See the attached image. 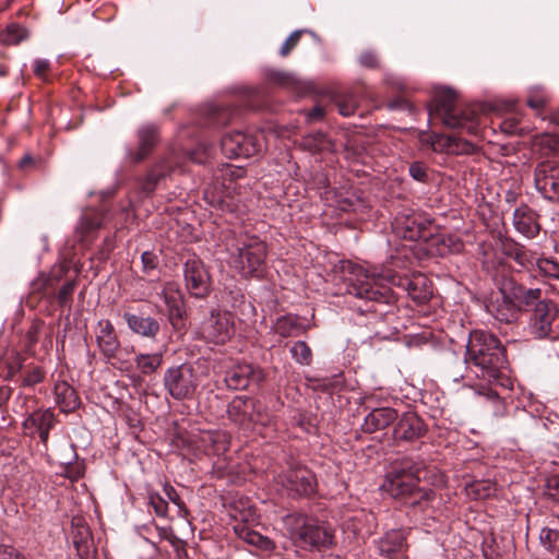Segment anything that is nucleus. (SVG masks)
<instances>
[{"label":"nucleus","mask_w":559,"mask_h":559,"mask_svg":"<svg viewBox=\"0 0 559 559\" xmlns=\"http://www.w3.org/2000/svg\"><path fill=\"white\" fill-rule=\"evenodd\" d=\"M243 523H237L234 526L235 534L249 545H252L261 551L271 552L275 548V544L269 537L261 535L260 533L251 530L247 522L248 518L241 519Z\"/></svg>","instance_id":"23"},{"label":"nucleus","mask_w":559,"mask_h":559,"mask_svg":"<svg viewBox=\"0 0 559 559\" xmlns=\"http://www.w3.org/2000/svg\"><path fill=\"white\" fill-rule=\"evenodd\" d=\"M252 427L260 425L264 428H274V416L267 412V407L260 401L254 400V409H252Z\"/></svg>","instance_id":"36"},{"label":"nucleus","mask_w":559,"mask_h":559,"mask_svg":"<svg viewBox=\"0 0 559 559\" xmlns=\"http://www.w3.org/2000/svg\"><path fill=\"white\" fill-rule=\"evenodd\" d=\"M55 394L57 404L62 412L74 411L80 402L74 389L66 381L57 382L55 384Z\"/></svg>","instance_id":"29"},{"label":"nucleus","mask_w":559,"mask_h":559,"mask_svg":"<svg viewBox=\"0 0 559 559\" xmlns=\"http://www.w3.org/2000/svg\"><path fill=\"white\" fill-rule=\"evenodd\" d=\"M29 32L19 23H10L0 32V44L12 46L27 39Z\"/></svg>","instance_id":"33"},{"label":"nucleus","mask_w":559,"mask_h":559,"mask_svg":"<svg viewBox=\"0 0 559 559\" xmlns=\"http://www.w3.org/2000/svg\"><path fill=\"white\" fill-rule=\"evenodd\" d=\"M252 409H254V400L236 396L228 404V418L241 428H252Z\"/></svg>","instance_id":"19"},{"label":"nucleus","mask_w":559,"mask_h":559,"mask_svg":"<svg viewBox=\"0 0 559 559\" xmlns=\"http://www.w3.org/2000/svg\"><path fill=\"white\" fill-rule=\"evenodd\" d=\"M477 393L479 396H483L492 404L495 415H500L503 413V401L500 399L496 391H493L491 388L481 386Z\"/></svg>","instance_id":"41"},{"label":"nucleus","mask_w":559,"mask_h":559,"mask_svg":"<svg viewBox=\"0 0 559 559\" xmlns=\"http://www.w3.org/2000/svg\"><path fill=\"white\" fill-rule=\"evenodd\" d=\"M309 329L310 325L300 322V318L295 314L282 316L273 325L274 332L282 337L297 336L300 333H306Z\"/></svg>","instance_id":"25"},{"label":"nucleus","mask_w":559,"mask_h":559,"mask_svg":"<svg viewBox=\"0 0 559 559\" xmlns=\"http://www.w3.org/2000/svg\"><path fill=\"white\" fill-rule=\"evenodd\" d=\"M301 31H295L293 32L289 37L283 43L280 55L282 57H286L289 55V52L297 46V44L300 40L301 37Z\"/></svg>","instance_id":"47"},{"label":"nucleus","mask_w":559,"mask_h":559,"mask_svg":"<svg viewBox=\"0 0 559 559\" xmlns=\"http://www.w3.org/2000/svg\"><path fill=\"white\" fill-rule=\"evenodd\" d=\"M66 474L69 478L75 480V479H79L83 475V468H82L81 464H79V463L72 464V463L68 462L67 466H66Z\"/></svg>","instance_id":"55"},{"label":"nucleus","mask_w":559,"mask_h":559,"mask_svg":"<svg viewBox=\"0 0 559 559\" xmlns=\"http://www.w3.org/2000/svg\"><path fill=\"white\" fill-rule=\"evenodd\" d=\"M292 357L300 365L308 366L312 361V352L304 341L295 342L290 347Z\"/></svg>","instance_id":"40"},{"label":"nucleus","mask_w":559,"mask_h":559,"mask_svg":"<svg viewBox=\"0 0 559 559\" xmlns=\"http://www.w3.org/2000/svg\"><path fill=\"white\" fill-rule=\"evenodd\" d=\"M302 145L311 152H322L330 147V141L324 133L316 132L306 135Z\"/></svg>","instance_id":"39"},{"label":"nucleus","mask_w":559,"mask_h":559,"mask_svg":"<svg viewBox=\"0 0 559 559\" xmlns=\"http://www.w3.org/2000/svg\"><path fill=\"white\" fill-rule=\"evenodd\" d=\"M418 219V227L417 229V236L416 241L420 239H427L431 233L429 231V227L431 226V221L427 216L420 214Z\"/></svg>","instance_id":"50"},{"label":"nucleus","mask_w":559,"mask_h":559,"mask_svg":"<svg viewBox=\"0 0 559 559\" xmlns=\"http://www.w3.org/2000/svg\"><path fill=\"white\" fill-rule=\"evenodd\" d=\"M516 126H518V120L514 119V118H509V119H506L503 122H502V130L504 132H508V133H515L516 132Z\"/></svg>","instance_id":"60"},{"label":"nucleus","mask_w":559,"mask_h":559,"mask_svg":"<svg viewBox=\"0 0 559 559\" xmlns=\"http://www.w3.org/2000/svg\"><path fill=\"white\" fill-rule=\"evenodd\" d=\"M292 539L304 549H322L333 545L330 525L305 514H290L286 520Z\"/></svg>","instance_id":"6"},{"label":"nucleus","mask_w":559,"mask_h":559,"mask_svg":"<svg viewBox=\"0 0 559 559\" xmlns=\"http://www.w3.org/2000/svg\"><path fill=\"white\" fill-rule=\"evenodd\" d=\"M164 353L156 352L153 354H138L134 358L138 370L144 374L150 376L156 372L163 365Z\"/></svg>","instance_id":"32"},{"label":"nucleus","mask_w":559,"mask_h":559,"mask_svg":"<svg viewBox=\"0 0 559 559\" xmlns=\"http://www.w3.org/2000/svg\"><path fill=\"white\" fill-rule=\"evenodd\" d=\"M465 361L477 368V377L488 382H498L508 367L506 348L500 340L480 330L469 334Z\"/></svg>","instance_id":"3"},{"label":"nucleus","mask_w":559,"mask_h":559,"mask_svg":"<svg viewBox=\"0 0 559 559\" xmlns=\"http://www.w3.org/2000/svg\"><path fill=\"white\" fill-rule=\"evenodd\" d=\"M535 186L544 198L559 200V166L544 162L535 168Z\"/></svg>","instance_id":"13"},{"label":"nucleus","mask_w":559,"mask_h":559,"mask_svg":"<svg viewBox=\"0 0 559 559\" xmlns=\"http://www.w3.org/2000/svg\"><path fill=\"white\" fill-rule=\"evenodd\" d=\"M142 261V270L144 273L148 274L151 271L155 270L158 263V258L154 252L144 251L141 255Z\"/></svg>","instance_id":"48"},{"label":"nucleus","mask_w":559,"mask_h":559,"mask_svg":"<svg viewBox=\"0 0 559 559\" xmlns=\"http://www.w3.org/2000/svg\"><path fill=\"white\" fill-rule=\"evenodd\" d=\"M136 147L128 152V156L133 163H140L145 159L158 143L159 131L157 126L153 123L141 126L136 131Z\"/></svg>","instance_id":"14"},{"label":"nucleus","mask_w":559,"mask_h":559,"mask_svg":"<svg viewBox=\"0 0 559 559\" xmlns=\"http://www.w3.org/2000/svg\"><path fill=\"white\" fill-rule=\"evenodd\" d=\"M539 271L546 276L559 280V263L551 259H539L537 261Z\"/></svg>","instance_id":"43"},{"label":"nucleus","mask_w":559,"mask_h":559,"mask_svg":"<svg viewBox=\"0 0 559 559\" xmlns=\"http://www.w3.org/2000/svg\"><path fill=\"white\" fill-rule=\"evenodd\" d=\"M246 171L242 167H233L229 166L226 168V176L230 177V179H239L245 176Z\"/></svg>","instance_id":"59"},{"label":"nucleus","mask_w":559,"mask_h":559,"mask_svg":"<svg viewBox=\"0 0 559 559\" xmlns=\"http://www.w3.org/2000/svg\"><path fill=\"white\" fill-rule=\"evenodd\" d=\"M343 271H347L345 276V281L348 283L347 293L361 299L389 302L391 286L405 290L417 305H424L432 297V284L421 273L402 276L392 273L391 270L379 272L373 269L370 271L360 265H353L350 262H346Z\"/></svg>","instance_id":"2"},{"label":"nucleus","mask_w":559,"mask_h":559,"mask_svg":"<svg viewBox=\"0 0 559 559\" xmlns=\"http://www.w3.org/2000/svg\"><path fill=\"white\" fill-rule=\"evenodd\" d=\"M431 120H440L448 128L466 130L469 134L478 132V110L475 106H461L457 95L450 88L439 90L429 106Z\"/></svg>","instance_id":"4"},{"label":"nucleus","mask_w":559,"mask_h":559,"mask_svg":"<svg viewBox=\"0 0 559 559\" xmlns=\"http://www.w3.org/2000/svg\"><path fill=\"white\" fill-rule=\"evenodd\" d=\"M359 62L361 66L370 69H376L379 67L378 56L373 51H365L359 57Z\"/></svg>","instance_id":"54"},{"label":"nucleus","mask_w":559,"mask_h":559,"mask_svg":"<svg viewBox=\"0 0 559 559\" xmlns=\"http://www.w3.org/2000/svg\"><path fill=\"white\" fill-rule=\"evenodd\" d=\"M397 423L393 429V437L396 441H414L423 437L426 431V425L413 412L403 413L397 416Z\"/></svg>","instance_id":"15"},{"label":"nucleus","mask_w":559,"mask_h":559,"mask_svg":"<svg viewBox=\"0 0 559 559\" xmlns=\"http://www.w3.org/2000/svg\"><path fill=\"white\" fill-rule=\"evenodd\" d=\"M431 147L436 152L445 151L452 154L469 153L474 148L467 141H461L455 136H444L440 134H435L431 138Z\"/></svg>","instance_id":"26"},{"label":"nucleus","mask_w":559,"mask_h":559,"mask_svg":"<svg viewBox=\"0 0 559 559\" xmlns=\"http://www.w3.org/2000/svg\"><path fill=\"white\" fill-rule=\"evenodd\" d=\"M74 288H75L74 282H67L66 284H63L61 286V288L59 289L58 295H57V300L60 306L63 307L70 302L73 292H74Z\"/></svg>","instance_id":"46"},{"label":"nucleus","mask_w":559,"mask_h":559,"mask_svg":"<svg viewBox=\"0 0 559 559\" xmlns=\"http://www.w3.org/2000/svg\"><path fill=\"white\" fill-rule=\"evenodd\" d=\"M513 225L519 233L527 238H534L540 229L537 214L527 205H522L514 211Z\"/></svg>","instance_id":"22"},{"label":"nucleus","mask_w":559,"mask_h":559,"mask_svg":"<svg viewBox=\"0 0 559 559\" xmlns=\"http://www.w3.org/2000/svg\"><path fill=\"white\" fill-rule=\"evenodd\" d=\"M34 73L41 80H46L50 70V63L45 59H36L33 63Z\"/></svg>","instance_id":"53"},{"label":"nucleus","mask_w":559,"mask_h":559,"mask_svg":"<svg viewBox=\"0 0 559 559\" xmlns=\"http://www.w3.org/2000/svg\"><path fill=\"white\" fill-rule=\"evenodd\" d=\"M549 102V95L546 91L540 86H535L530 90V94L526 100V104L530 108L537 111L539 115L540 111L546 107Z\"/></svg>","instance_id":"38"},{"label":"nucleus","mask_w":559,"mask_h":559,"mask_svg":"<svg viewBox=\"0 0 559 559\" xmlns=\"http://www.w3.org/2000/svg\"><path fill=\"white\" fill-rule=\"evenodd\" d=\"M50 429L51 428H44V429L36 430L38 432V435H39L40 441L44 444H47V442H48V437H49Z\"/></svg>","instance_id":"64"},{"label":"nucleus","mask_w":559,"mask_h":559,"mask_svg":"<svg viewBox=\"0 0 559 559\" xmlns=\"http://www.w3.org/2000/svg\"><path fill=\"white\" fill-rule=\"evenodd\" d=\"M423 472V462L405 460L400 468L388 474L383 488L393 498L409 500L411 504L430 500L433 492L419 487Z\"/></svg>","instance_id":"5"},{"label":"nucleus","mask_w":559,"mask_h":559,"mask_svg":"<svg viewBox=\"0 0 559 559\" xmlns=\"http://www.w3.org/2000/svg\"><path fill=\"white\" fill-rule=\"evenodd\" d=\"M45 377L46 372L41 367L33 366L25 371L22 379V385L33 388L36 384L41 383L45 380Z\"/></svg>","instance_id":"42"},{"label":"nucleus","mask_w":559,"mask_h":559,"mask_svg":"<svg viewBox=\"0 0 559 559\" xmlns=\"http://www.w3.org/2000/svg\"><path fill=\"white\" fill-rule=\"evenodd\" d=\"M406 535L402 530H392L386 532L379 540H378V550L380 555L385 556L390 559H395L399 555H402L406 551Z\"/></svg>","instance_id":"21"},{"label":"nucleus","mask_w":559,"mask_h":559,"mask_svg":"<svg viewBox=\"0 0 559 559\" xmlns=\"http://www.w3.org/2000/svg\"><path fill=\"white\" fill-rule=\"evenodd\" d=\"M500 297L487 306L498 321L509 323L516 317L519 310L533 306L530 318V332L536 338H559V310L550 300H540L539 288H525L511 275L501 274L497 280Z\"/></svg>","instance_id":"1"},{"label":"nucleus","mask_w":559,"mask_h":559,"mask_svg":"<svg viewBox=\"0 0 559 559\" xmlns=\"http://www.w3.org/2000/svg\"><path fill=\"white\" fill-rule=\"evenodd\" d=\"M236 332L235 317L230 311L213 309L199 329V338L209 344L224 345L229 342Z\"/></svg>","instance_id":"9"},{"label":"nucleus","mask_w":559,"mask_h":559,"mask_svg":"<svg viewBox=\"0 0 559 559\" xmlns=\"http://www.w3.org/2000/svg\"><path fill=\"white\" fill-rule=\"evenodd\" d=\"M337 107H338V112L342 115V116H345V117H348V116H352L355 114V110H356V105L354 104V102L352 100H348V102H340L337 104Z\"/></svg>","instance_id":"56"},{"label":"nucleus","mask_w":559,"mask_h":559,"mask_svg":"<svg viewBox=\"0 0 559 559\" xmlns=\"http://www.w3.org/2000/svg\"><path fill=\"white\" fill-rule=\"evenodd\" d=\"M324 117V109L317 105L314 106L308 114H307V120L309 122L320 120Z\"/></svg>","instance_id":"58"},{"label":"nucleus","mask_w":559,"mask_h":559,"mask_svg":"<svg viewBox=\"0 0 559 559\" xmlns=\"http://www.w3.org/2000/svg\"><path fill=\"white\" fill-rule=\"evenodd\" d=\"M396 419V409L392 407H377L366 415L361 429L364 432L373 433L390 427Z\"/></svg>","instance_id":"20"},{"label":"nucleus","mask_w":559,"mask_h":559,"mask_svg":"<svg viewBox=\"0 0 559 559\" xmlns=\"http://www.w3.org/2000/svg\"><path fill=\"white\" fill-rule=\"evenodd\" d=\"M278 481L290 496H309L317 486L314 474L305 466L288 469L278 476Z\"/></svg>","instance_id":"12"},{"label":"nucleus","mask_w":559,"mask_h":559,"mask_svg":"<svg viewBox=\"0 0 559 559\" xmlns=\"http://www.w3.org/2000/svg\"><path fill=\"white\" fill-rule=\"evenodd\" d=\"M186 288L195 298H205L211 292V275L203 261L197 257L188 259L183 265Z\"/></svg>","instance_id":"11"},{"label":"nucleus","mask_w":559,"mask_h":559,"mask_svg":"<svg viewBox=\"0 0 559 559\" xmlns=\"http://www.w3.org/2000/svg\"><path fill=\"white\" fill-rule=\"evenodd\" d=\"M96 343L100 353L107 358H115L120 348V342L115 328L109 320H100L96 330Z\"/></svg>","instance_id":"18"},{"label":"nucleus","mask_w":559,"mask_h":559,"mask_svg":"<svg viewBox=\"0 0 559 559\" xmlns=\"http://www.w3.org/2000/svg\"><path fill=\"white\" fill-rule=\"evenodd\" d=\"M540 545L550 552L555 559H559V530L544 527L539 534Z\"/></svg>","instance_id":"34"},{"label":"nucleus","mask_w":559,"mask_h":559,"mask_svg":"<svg viewBox=\"0 0 559 559\" xmlns=\"http://www.w3.org/2000/svg\"><path fill=\"white\" fill-rule=\"evenodd\" d=\"M37 430L44 428H52L55 426V414L51 409L36 411Z\"/></svg>","instance_id":"44"},{"label":"nucleus","mask_w":559,"mask_h":559,"mask_svg":"<svg viewBox=\"0 0 559 559\" xmlns=\"http://www.w3.org/2000/svg\"><path fill=\"white\" fill-rule=\"evenodd\" d=\"M71 538L80 556L88 554L92 545L91 531L82 518H73Z\"/></svg>","instance_id":"27"},{"label":"nucleus","mask_w":559,"mask_h":559,"mask_svg":"<svg viewBox=\"0 0 559 559\" xmlns=\"http://www.w3.org/2000/svg\"><path fill=\"white\" fill-rule=\"evenodd\" d=\"M11 390L7 386L0 389V407H2L9 400Z\"/></svg>","instance_id":"63"},{"label":"nucleus","mask_w":559,"mask_h":559,"mask_svg":"<svg viewBox=\"0 0 559 559\" xmlns=\"http://www.w3.org/2000/svg\"><path fill=\"white\" fill-rule=\"evenodd\" d=\"M148 503L158 516L167 515L168 502L158 493L151 492L148 496Z\"/></svg>","instance_id":"45"},{"label":"nucleus","mask_w":559,"mask_h":559,"mask_svg":"<svg viewBox=\"0 0 559 559\" xmlns=\"http://www.w3.org/2000/svg\"><path fill=\"white\" fill-rule=\"evenodd\" d=\"M261 371L255 370L252 365L242 362L228 369L224 381L231 390H245L252 380H260Z\"/></svg>","instance_id":"17"},{"label":"nucleus","mask_w":559,"mask_h":559,"mask_svg":"<svg viewBox=\"0 0 559 559\" xmlns=\"http://www.w3.org/2000/svg\"><path fill=\"white\" fill-rule=\"evenodd\" d=\"M128 328L135 334L154 338L160 330L159 323L152 317H142L130 312L123 313Z\"/></svg>","instance_id":"24"},{"label":"nucleus","mask_w":559,"mask_h":559,"mask_svg":"<svg viewBox=\"0 0 559 559\" xmlns=\"http://www.w3.org/2000/svg\"><path fill=\"white\" fill-rule=\"evenodd\" d=\"M545 493L549 499L559 503V476L547 479Z\"/></svg>","instance_id":"49"},{"label":"nucleus","mask_w":559,"mask_h":559,"mask_svg":"<svg viewBox=\"0 0 559 559\" xmlns=\"http://www.w3.org/2000/svg\"><path fill=\"white\" fill-rule=\"evenodd\" d=\"M168 308L170 318H180L182 314V295L175 282H167L160 294Z\"/></svg>","instance_id":"28"},{"label":"nucleus","mask_w":559,"mask_h":559,"mask_svg":"<svg viewBox=\"0 0 559 559\" xmlns=\"http://www.w3.org/2000/svg\"><path fill=\"white\" fill-rule=\"evenodd\" d=\"M165 495L169 501H171L174 504H176L180 511L187 512V509L176 491V489L170 485H165L164 487Z\"/></svg>","instance_id":"52"},{"label":"nucleus","mask_w":559,"mask_h":559,"mask_svg":"<svg viewBox=\"0 0 559 559\" xmlns=\"http://www.w3.org/2000/svg\"><path fill=\"white\" fill-rule=\"evenodd\" d=\"M193 443L200 451L209 455H218L226 452L229 448L227 433L219 430L200 431L193 437Z\"/></svg>","instance_id":"16"},{"label":"nucleus","mask_w":559,"mask_h":559,"mask_svg":"<svg viewBox=\"0 0 559 559\" xmlns=\"http://www.w3.org/2000/svg\"><path fill=\"white\" fill-rule=\"evenodd\" d=\"M228 111L229 109H221L217 111L216 114V122L217 123H225L227 122L230 118H229V115H228Z\"/></svg>","instance_id":"62"},{"label":"nucleus","mask_w":559,"mask_h":559,"mask_svg":"<svg viewBox=\"0 0 559 559\" xmlns=\"http://www.w3.org/2000/svg\"><path fill=\"white\" fill-rule=\"evenodd\" d=\"M201 381L200 368L189 362L169 367L164 373V388L176 401L193 400Z\"/></svg>","instance_id":"8"},{"label":"nucleus","mask_w":559,"mask_h":559,"mask_svg":"<svg viewBox=\"0 0 559 559\" xmlns=\"http://www.w3.org/2000/svg\"><path fill=\"white\" fill-rule=\"evenodd\" d=\"M0 559H26L25 557L16 554L12 547L0 546Z\"/></svg>","instance_id":"57"},{"label":"nucleus","mask_w":559,"mask_h":559,"mask_svg":"<svg viewBox=\"0 0 559 559\" xmlns=\"http://www.w3.org/2000/svg\"><path fill=\"white\" fill-rule=\"evenodd\" d=\"M263 135L261 133H243L240 131L226 133L221 141L223 153L229 158L251 157L262 151Z\"/></svg>","instance_id":"10"},{"label":"nucleus","mask_w":559,"mask_h":559,"mask_svg":"<svg viewBox=\"0 0 559 559\" xmlns=\"http://www.w3.org/2000/svg\"><path fill=\"white\" fill-rule=\"evenodd\" d=\"M503 250L507 255L514 259L522 266L531 262L528 252L525 250L524 246L518 242L507 239L503 241Z\"/></svg>","instance_id":"37"},{"label":"nucleus","mask_w":559,"mask_h":559,"mask_svg":"<svg viewBox=\"0 0 559 559\" xmlns=\"http://www.w3.org/2000/svg\"><path fill=\"white\" fill-rule=\"evenodd\" d=\"M419 213H411L407 215H400L395 218L394 229L399 236L404 239L416 241L417 229L418 227V217Z\"/></svg>","instance_id":"30"},{"label":"nucleus","mask_w":559,"mask_h":559,"mask_svg":"<svg viewBox=\"0 0 559 559\" xmlns=\"http://www.w3.org/2000/svg\"><path fill=\"white\" fill-rule=\"evenodd\" d=\"M168 169L165 165L155 166L142 180L141 190L145 193H152L158 183L167 176Z\"/></svg>","instance_id":"35"},{"label":"nucleus","mask_w":559,"mask_h":559,"mask_svg":"<svg viewBox=\"0 0 559 559\" xmlns=\"http://www.w3.org/2000/svg\"><path fill=\"white\" fill-rule=\"evenodd\" d=\"M103 224V216L99 212L90 211L85 212L76 227V233L80 235V241H87L90 235L97 230Z\"/></svg>","instance_id":"31"},{"label":"nucleus","mask_w":559,"mask_h":559,"mask_svg":"<svg viewBox=\"0 0 559 559\" xmlns=\"http://www.w3.org/2000/svg\"><path fill=\"white\" fill-rule=\"evenodd\" d=\"M36 414L35 412L29 414L25 420L23 421V428L27 430L35 429L37 430V424H36Z\"/></svg>","instance_id":"61"},{"label":"nucleus","mask_w":559,"mask_h":559,"mask_svg":"<svg viewBox=\"0 0 559 559\" xmlns=\"http://www.w3.org/2000/svg\"><path fill=\"white\" fill-rule=\"evenodd\" d=\"M266 255L264 241L257 236H246L238 240L230 263L245 277H260L265 270Z\"/></svg>","instance_id":"7"},{"label":"nucleus","mask_w":559,"mask_h":559,"mask_svg":"<svg viewBox=\"0 0 559 559\" xmlns=\"http://www.w3.org/2000/svg\"><path fill=\"white\" fill-rule=\"evenodd\" d=\"M409 175L417 181L426 182L428 180L427 168L420 163H413L409 166Z\"/></svg>","instance_id":"51"}]
</instances>
